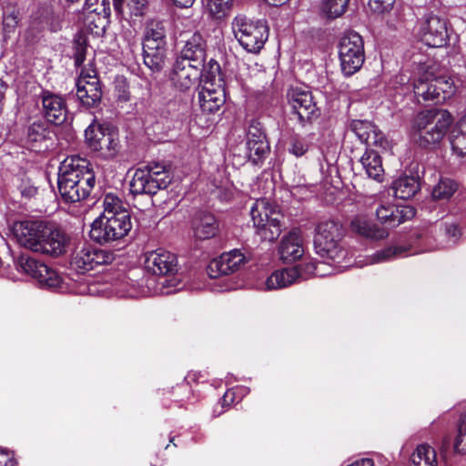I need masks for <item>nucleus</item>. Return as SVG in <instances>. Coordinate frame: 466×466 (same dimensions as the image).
<instances>
[{
    "label": "nucleus",
    "mask_w": 466,
    "mask_h": 466,
    "mask_svg": "<svg viewBox=\"0 0 466 466\" xmlns=\"http://www.w3.org/2000/svg\"><path fill=\"white\" fill-rule=\"evenodd\" d=\"M50 131L44 123L34 122L27 130L26 144L32 150H41L42 144L49 137Z\"/></svg>",
    "instance_id": "obj_36"
},
{
    "label": "nucleus",
    "mask_w": 466,
    "mask_h": 466,
    "mask_svg": "<svg viewBox=\"0 0 466 466\" xmlns=\"http://www.w3.org/2000/svg\"><path fill=\"white\" fill-rule=\"evenodd\" d=\"M361 236L364 237L366 239H370V238H373L376 235L366 234V235H361Z\"/></svg>",
    "instance_id": "obj_63"
},
{
    "label": "nucleus",
    "mask_w": 466,
    "mask_h": 466,
    "mask_svg": "<svg viewBox=\"0 0 466 466\" xmlns=\"http://www.w3.org/2000/svg\"><path fill=\"white\" fill-rule=\"evenodd\" d=\"M175 5L181 8H188L190 7L195 0H172Z\"/></svg>",
    "instance_id": "obj_60"
},
{
    "label": "nucleus",
    "mask_w": 466,
    "mask_h": 466,
    "mask_svg": "<svg viewBox=\"0 0 466 466\" xmlns=\"http://www.w3.org/2000/svg\"><path fill=\"white\" fill-rule=\"evenodd\" d=\"M148 0H113L114 9L121 15L126 12L131 16H141L146 12Z\"/></svg>",
    "instance_id": "obj_37"
},
{
    "label": "nucleus",
    "mask_w": 466,
    "mask_h": 466,
    "mask_svg": "<svg viewBox=\"0 0 466 466\" xmlns=\"http://www.w3.org/2000/svg\"><path fill=\"white\" fill-rule=\"evenodd\" d=\"M192 228L197 232L209 233L215 230H222L218 221L213 214L198 212L192 219Z\"/></svg>",
    "instance_id": "obj_39"
},
{
    "label": "nucleus",
    "mask_w": 466,
    "mask_h": 466,
    "mask_svg": "<svg viewBox=\"0 0 466 466\" xmlns=\"http://www.w3.org/2000/svg\"><path fill=\"white\" fill-rule=\"evenodd\" d=\"M176 390H177V391H181V390L187 391L188 386L187 384H182L181 386L177 387Z\"/></svg>",
    "instance_id": "obj_62"
},
{
    "label": "nucleus",
    "mask_w": 466,
    "mask_h": 466,
    "mask_svg": "<svg viewBox=\"0 0 466 466\" xmlns=\"http://www.w3.org/2000/svg\"><path fill=\"white\" fill-rule=\"evenodd\" d=\"M14 458L5 451L0 450V466H15Z\"/></svg>",
    "instance_id": "obj_56"
},
{
    "label": "nucleus",
    "mask_w": 466,
    "mask_h": 466,
    "mask_svg": "<svg viewBox=\"0 0 466 466\" xmlns=\"http://www.w3.org/2000/svg\"><path fill=\"white\" fill-rule=\"evenodd\" d=\"M178 284V282L177 281L176 279H168V280H166L165 282L162 283V286L163 288H166L167 290L165 291L167 294H169V293H173V292H176L177 290H178L177 288H176V286Z\"/></svg>",
    "instance_id": "obj_58"
},
{
    "label": "nucleus",
    "mask_w": 466,
    "mask_h": 466,
    "mask_svg": "<svg viewBox=\"0 0 466 466\" xmlns=\"http://www.w3.org/2000/svg\"><path fill=\"white\" fill-rule=\"evenodd\" d=\"M350 0H321L320 13L329 19L341 16L347 10Z\"/></svg>",
    "instance_id": "obj_42"
},
{
    "label": "nucleus",
    "mask_w": 466,
    "mask_h": 466,
    "mask_svg": "<svg viewBox=\"0 0 466 466\" xmlns=\"http://www.w3.org/2000/svg\"><path fill=\"white\" fill-rule=\"evenodd\" d=\"M339 56L345 76H350L359 71L365 60L361 35L354 31L346 32L339 41Z\"/></svg>",
    "instance_id": "obj_9"
},
{
    "label": "nucleus",
    "mask_w": 466,
    "mask_h": 466,
    "mask_svg": "<svg viewBox=\"0 0 466 466\" xmlns=\"http://www.w3.org/2000/svg\"><path fill=\"white\" fill-rule=\"evenodd\" d=\"M41 100L43 113L48 122L60 125L66 120L67 108L61 96L44 91L41 94Z\"/></svg>",
    "instance_id": "obj_23"
},
{
    "label": "nucleus",
    "mask_w": 466,
    "mask_h": 466,
    "mask_svg": "<svg viewBox=\"0 0 466 466\" xmlns=\"http://www.w3.org/2000/svg\"><path fill=\"white\" fill-rule=\"evenodd\" d=\"M246 138V149L248 159L253 164L262 162L269 152V145L259 122L252 121L250 123Z\"/></svg>",
    "instance_id": "obj_14"
},
{
    "label": "nucleus",
    "mask_w": 466,
    "mask_h": 466,
    "mask_svg": "<svg viewBox=\"0 0 466 466\" xmlns=\"http://www.w3.org/2000/svg\"><path fill=\"white\" fill-rule=\"evenodd\" d=\"M308 149L309 146L304 139L293 137L289 147V152L299 157L303 156Z\"/></svg>",
    "instance_id": "obj_52"
},
{
    "label": "nucleus",
    "mask_w": 466,
    "mask_h": 466,
    "mask_svg": "<svg viewBox=\"0 0 466 466\" xmlns=\"http://www.w3.org/2000/svg\"><path fill=\"white\" fill-rule=\"evenodd\" d=\"M114 292L121 298H138L146 295L140 286L135 284L126 276L121 277L115 282Z\"/></svg>",
    "instance_id": "obj_38"
},
{
    "label": "nucleus",
    "mask_w": 466,
    "mask_h": 466,
    "mask_svg": "<svg viewBox=\"0 0 466 466\" xmlns=\"http://www.w3.org/2000/svg\"><path fill=\"white\" fill-rule=\"evenodd\" d=\"M10 233H59L56 222L35 216H24L7 220Z\"/></svg>",
    "instance_id": "obj_13"
},
{
    "label": "nucleus",
    "mask_w": 466,
    "mask_h": 466,
    "mask_svg": "<svg viewBox=\"0 0 466 466\" xmlns=\"http://www.w3.org/2000/svg\"><path fill=\"white\" fill-rule=\"evenodd\" d=\"M225 97L224 87L208 81L205 82L198 93L200 107L208 113L218 111L225 103Z\"/></svg>",
    "instance_id": "obj_24"
},
{
    "label": "nucleus",
    "mask_w": 466,
    "mask_h": 466,
    "mask_svg": "<svg viewBox=\"0 0 466 466\" xmlns=\"http://www.w3.org/2000/svg\"><path fill=\"white\" fill-rule=\"evenodd\" d=\"M117 235H97L94 240L98 244H106L114 241H119L120 237H116Z\"/></svg>",
    "instance_id": "obj_57"
},
{
    "label": "nucleus",
    "mask_w": 466,
    "mask_h": 466,
    "mask_svg": "<svg viewBox=\"0 0 466 466\" xmlns=\"http://www.w3.org/2000/svg\"><path fill=\"white\" fill-rule=\"evenodd\" d=\"M414 237L420 242L426 243L428 247L416 248L410 254L451 248L456 245L459 241V235H414Z\"/></svg>",
    "instance_id": "obj_28"
},
{
    "label": "nucleus",
    "mask_w": 466,
    "mask_h": 466,
    "mask_svg": "<svg viewBox=\"0 0 466 466\" xmlns=\"http://www.w3.org/2000/svg\"><path fill=\"white\" fill-rule=\"evenodd\" d=\"M15 263L18 271H22L37 279L42 288L60 293L71 291L67 281L68 279L61 276L57 271L46 264L25 255L19 256Z\"/></svg>",
    "instance_id": "obj_6"
},
{
    "label": "nucleus",
    "mask_w": 466,
    "mask_h": 466,
    "mask_svg": "<svg viewBox=\"0 0 466 466\" xmlns=\"http://www.w3.org/2000/svg\"><path fill=\"white\" fill-rule=\"evenodd\" d=\"M360 162L369 177L379 182L382 181L384 169L381 157L376 151L367 149L361 157Z\"/></svg>",
    "instance_id": "obj_31"
},
{
    "label": "nucleus",
    "mask_w": 466,
    "mask_h": 466,
    "mask_svg": "<svg viewBox=\"0 0 466 466\" xmlns=\"http://www.w3.org/2000/svg\"><path fill=\"white\" fill-rule=\"evenodd\" d=\"M104 212L91 224V232L129 233L133 228L130 215L123 208L122 200L113 193H107L103 199Z\"/></svg>",
    "instance_id": "obj_4"
},
{
    "label": "nucleus",
    "mask_w": 466,
    "mask_h": 466,
    "mask_svg": "<svg viewBox=\"0 0 466 466\" xmlns=\"http://www.w3.org/2000/svg\"><path fill=\"white\" fill-rule=\"evenodd\" d=\"M350 229L352 233H372L374 225L364 215H357L350 220Z\"/></svg>",
    "instance_id": "obj_47"
},
{
    "label": "nucleus",
    "mask_w": 466,
    "mask_h": 466,
    "mask_svg": "<svg viewBox=\"0 0 466 466\" xmlns=\"http://www.w3.org/2000/svg\"><path fill=\"white\" fill-rule=\"evenodd\" d=\"M76 96L88 107L101 100L102 90L94 69L82 70L76 81Z\"/></svg>",
    "instance_id": "obj_16"
},
{
    "label": "nucleus",
    "mask_w": 466,
    "mask_h": 466,
    "mask_svg": "<svg viewBox=\"0 0 466 466\" xmlns=\"http://www.w3.org/2000/svg\"><path fill=\"white\" fill-rule=\"evenodd\" d=\"M82 15L84 17L80 15L78 22L90 28L96 15L99 17L102 15L104 19L109 17V0H86Z\"/></svg>",
    "instance_id": "obj_29"
},
{
    "label": "nucleus",
    "mask_w": 466,
    "mask_h": 466,
    "mask_svg": "<svg viewBox=\"0 0 466 466\" xmlns=\"http://www.w3.org/2000/svg\"><path fill=\"white\" fill-rule=\"evenodd\" d=\"M457 190V184L450 178H441L432 189L435 199H449Z\"/></svg>",
    "instance_id": "obj_46"
},
{
    "label": "nucleus",
    "mask_w": 466,
    "mask_h": 466,
    "mask_svg": "<svg viewBox=\"0 0 466 466\" xmlns=\"http://www.w3.org/2000/svg\"><path fill=\"white\" fill-rule=\"evenodd\" d=\"M392 189L397 198L408 199L420 190V183L415 177L401 176L393 182Z\"/></svg>",
    "instance_id": "obj_33"
},
{
    "label": "nucleus",
    "mask_w": 466,
    "mask_h": 466,
    "mask_svg": "<svg viewBox=\"0 0 466 466\" xmlns=\"http://www.w3.org/2000/svg\"><path fill=\"white\" fill-rule=\"evenodd\" d=\"M203 5L208 15L215 20H222L230 13L232 0H202Z\"/></svg>",
    "instance_id": "obj_41"
},
{
    "label": "nucleus",
    "mask_w": 466,
    "mask_h": 466,
    "mask_svg": "<svg viewBox=\"0 0 466 466\" xmlns=\"http://www.w3.org/2000/svg\"><path fill=\"white\" fill-rule=\"evenodd\" d=\"M20 192L23 197L30 198L37 193V187L29 182H22L19 187Z\"/></svg>",
    "instance_id": "obj_53"
},
{
    "label": "nucleus",
    "mask_w": 466,
    "mask_h": 466,
    "mask_svg": "<svg viewBox=\"0 0 466 466\" xmlns=\"http://www.w3.org/2000/svg\"><path fill=\"white\" fill-rule=\"evenodd\" d=\"M442 225L444 226L446 233H455L456 231L461 230L460 223L454 218H447L442 222Z\"/></svg>",
    "instance_id": "obj_54"
},
{
    "label": "nucleus",
    "mask_w": 466,
    "mask_h": 466,
    "mask_svg": "<svg viewBox=\"0 0 466 466\" xmlns=\"http://www.w3.org/2000/svg\"><path fill=\"white\" fill-rule=\"evenodd\" d=\"M450 141L453 153L458 157H466V112L453 127Z\"/></svg>",
    "instance_id": "obj_32"
},
{
    "label": "nucleus",
    "mask_w": 466,
    "mask_h": 466,
    "mask_svg": "<svg viewBox=\"0 0 466 466\" xmlns=\"http://www.w3.org/2000/svg\"><path fill=\"white\" fill-rule=\"evenodd\" d=\"M367 146H374L376 147L386 150L390 147V142L384 134L376 127L373 134H371V139L370 142H368Z\"/></svg>",
    "instance_id": "obj_51"
},
{
    "label": "nucleus",
    "mask_w": 466,
    "mask_h": 466,
    "mask_svg": "<svg viewBox=\"0 0 466 466\" xmlns=\"http://www.w3.org/2000/svg\"><path fill=\"white\" fill-rule=\"evenodd\" d=\"M409 251H411L410 245H396L389 247L374 253L370 258L369 264L387 262L399 257L406 256Z\"/></svg>",
    "instance_id": "obj_40"
},
{
    "label": "nucleus",
    "mask_w": 466,
    "mask_h": 466,
    "mask_svg": "<svg viewBox=\"0 0 466 466\" xmlns=\"http://www.w3.org/2000/svg\"><path fill=\"white\" fill-rule=\"evenodd\" d=\"M296 267L299 268V281L310 277H324L330 274V272L323 269L326 267L325 263L316 262L313 259L305 261Z\"/></svg>",
    "instance_id": "obj_43"
},
{
    "label": "nucleus",
    "mask_w": 466,
    "mask_h": 466,
    "mask_svg": "<svg viewBox=\"0 0 466 466\" xmlns=\"http://www.w3.org/2000/svg\"><path fill=\"white\" fill-rule=\"evenodd\" d=\"M278 252L279 258L286 263L301 258L305 248L300 235H284L279 244Z\"/></svg>",
    "instance_id": "obj_26"
},
{
    "label": "nucleus",
    "mask_w": 466,
    "mask_h": 466,
    "mask_svg": "<svg viewBox=\"0 0 466 466\" xmlns=\"http://www.w3.org/2000/svg\"><path fill=\"white\" fill-rule=\"evenodd\" d=\"M453 121L447 110L429 109L419 112L412 120L411 136L423 148H437Z\"/></svg>",
    "instance_id": "obj_2"
},
{
    "label": "nucleus",
    "mask_w": 466,
    "mask_h": 466,
    "mask_svg": "<svg viewBox=\"0 0 466 466\" xmlns=\"http://www.w3.org/2000/svg\"><path fill=\"white\" fill-rule=\"evenodd\" d=\"M114 260L112 252L91 248L84 244L81 250L74 257L72 264L82 271H89L97 266L109 264Z\"/></svg>",
    "instance_id": "obj_20"
},
{
    "label": "nucleus",
    "mask_w": 466,
    "mask_h": 466,
    "mask_svg": "<svg viewBox=\"0 0 466 466\" xmlns=\"http://www.w3.org/2000/svg\"><path fill=\"white\" fill-rule=\"evenodd\" d=\"M376 216L382 225L391 228L411 219L415 216V209L409 205L396 206L390 203H382L377 208Z\"/></svg>",
    "instance_id": "obj_21"
},
{
    "label": "nucleus",
    "mask_w": 466,
    "mask_h": 466,
    "mask_svg": "<svg viewBox=\"0 0 466 466\" xmlns=\"http://www.w3.org/2000/svg\"><path fill=\"white\" fill-rule=\"evenodd\" d=\"M268 5H280L286 2H288L289 0H265Z\"/></svg>",
    "instance_id": "obj_61"
},
{
    "label": "nucleus",
    "mask_w": 466,
    "mask_h": 466,
    "mask_svg": "<svg viewBox=\"0 0 466 466\" xmlns=\"http://www.w3.org/2000/svg\"><path fill=\"white\" fill-rule=\"evenodd\" d=\"M411 466H439L437 452L429 444H420L410 456Z\"/></svg>",
    "instance_id": "obj_34"
},
{
    "label": "nucleus",
    "mask_w": 466,
    "mask_h": 466,
    "mask_svg": "<svg viewBox=\"0 0 466 466\" xmlns=\"http://www.w3.org/2000/svg\"><path fill=\"white\" fill-rule=\"evenodd\" d=\"M143 46L166 47V30L160 21H149L143 35Z\"/></svg>",
    "instance_id": "obj_30"
},
{
    "label": "nucleus",
    "mask_w": 466,
    "mask_h": 466,
    "mask_svg": "<svg viewBox=\"0 0 466 466\" xmlns=\"http://www.w3.org/2000/svg\"><path fill=\"white\" fill-rule=\"evenodd\" d=\"M166 47L143 46L144 64L152 72H160L164 68Z\"/></svg>",
    "instance_id": "obj_35"
},
{
    "label": "nucleus",
    "mask_w": 466,
    "mask_h": 466,
    "mask_svg": "<svg viewBox=\"0 0 466 466\" xmlns=\"http://www.w3.org/2000/svg\"><path fill=\"white\" fill-rule=\"evenodd\" d=\"M350 127L360 141L367 145L371 139V134H373L376 126L366 120H353Z\"/></svg>",
    "instance_id": "obj_45"
},
{
    "label": "nucleus",
    "mask_w": 466,
    "mask_h": 466,
    "mask_svg": "<svg viewBox=\"0 0 466 466\" xmlns=\"http://www.w3.org/2000/svg\"><path fill=\"white\" fill-rule=\"evenodd\" d=\"M395 0H370L369 7L377 14H384L390 11L393 7Z\"/></svg>",
    "instance_id": "obj_50"
},
{
    "label": "nucleus",
    "mask_w": 466,
    "mask_h": 466,
    "mask_svg": "<svg viewBox=\"0 0 466 466\" xmlns=\"http://www.w3.org/2000/svg\"><path fill=\"white\" fill-rule=\"evenodd\" d=\"M171 176L166 165L151 162L136 170L130 182L133 194L154 195L158 190L167 187Z\"/></svg>",
    "instance_id": "obj_7"
},
{
    "label": "nucleus",
    "mask_w": 466,
    "mask_h": 466,
    "mask_svg": "<svg viewBox=\"0 0 466 466\" xmlns=\"http://www.w3.org/2000/svg\"><path fill=\"white\" fill-rule=\"evenodd\" d=\"M87 147L99 154L103 158L114 157L118 151L117 134L98 123L90 124L85 130Z\"/></svg>",
    "instance_id": "obj_10"
},
{
    "label": "nucleus",
    "mask_w": 466,
    "mask_h": 466,
    "mask_svg": "<svg viewBox=\"0 0 466 466\" xmlns=\"http://www.w3.org/2000/svg\"><path fill=\"white\" fill-rule=\"evenodd\" d=\"M9 240L19 246L42 254L57 257L71 246L70 235H7Z\"/></svg>",
    "instance_id": "obj_8"
},
{
    "label": "nucleus",
    "mask_w": 466,
    "mask_h": 466,
    "mask_svg": "<svg viewBox=\"0 0 466 466\" xmlns=\"http://www.w3.org/2000/svg\"><path fill=\"white\" fill-rule=\"evenodd\" d=\"M315 253L326 260H339L348 255L342 235H314Z\"/></svg>",
    "instance_id": "obj_15"
},
{
    "label": "nucleus",
    "mask_w": 466,
    "mask_h": 466,
    "mask_svg": "<svg viewBox=\"0 0 466 466\" xmlns=\"http://www.w3.org/2000/svg\"><path fill=\"white\" fill-rule=\"evenodd\" d=\"M288 99L300 121H309L319 116V110L310 91L291 87L288 92Z\"/></svg>",
    "instance_id": "obj_12"
},
{
    "label": "nucleus",
    "mask_w": 466,
    "mask_h": 466,
    "mask_svg": "<svg viewBox=\"0 0 466 466\" xmlns=\"http://www.w3.org/2000/svg\"><path fill=\"white\" fill-rule=\"evenodd\" d=\"M348 466H374L373 461L369 458L358 460Z\"/></svg>",
    "instance_id": "obj_59"
},
{
    "label": "nucleus",
    "mask_w": 466,
    "mask_h": 466,
    "mask_svg": "<svg viewBox=\"0 0 466 466\" xmlns=\"http://www.w3.org/2000/svg\"><path fill=\"white\" fill-rule=\"evenodd\" d=\"M206 59L204 41L199 34H193L183 46L177 60L188 61L189 64L202 67Z\"/></svg>",
    "instance_id": "obj_25"
},
{
    "label": "nucleus",
    "mask_w": 466,
    "mask_h": 466,
    "mask_svg": "<svg viewBox=\"0 0 466 466\" xmlns=\"http://www.w3.org/2000/svg\"><path fill=\"white\" fill-rule=\"evenodd\" d=\"M146 267L155 275H169L177 271V258L175 254L163 248L146 254Z\"/></svg>",
    "instance_id": "obj_22"
},
{
    "label": "nucleus",
    "mask_w": 466,
    "mask_h": 466,
    "mask_svg": "<svg viewBox=\"0 0 466 466\" xmlns=\"http://www.w3.org/2000/svg\"><path fill=\"white\" fill-rule=\"evenodd\" d=\"M122 99H123L124 101H127V100L129 99L128 95H127V94L123 95V96H122Z\"/></svg>",
    "instance_id": "obj_64"
},
{
    "label": "nucleus",
    "mask_w": 466,
    "mask_h": 466,
    "mask_svg": "<svg viewBox=\"0 0 466 466\" xmlns=\"http://www.w3.org/2000/svg\"><path fill=\"white\" fill-rule=\"evenodd\" d=\"M230 27L235 39L248 53H259L268 38L266 22L253 20L243 14L233 17Z\"/></svg>",
    "instance_id": "obj_5"
},
{
    "label": "nucleus",
    "mask_w": 466,
    "mask_h": 466,
    "mask_svg": "<svg viewBox=\"0 0 466 466\" xmlns=\"http://www.w3.org/2000/svg\"><path fill=\"white\" fill-rule=\"evenodd\" d=\"M245 262V255L240 249L235 248L212 259L207 268V273L209 278L217 279L236 272Z\"/></svg>",
    "instance_id": "obj_17"
},
{
    "label": "nucleus",
    "mask_w": 466,
    "mask_h": 466,
    "mask_svg": "<svg viewBox=\"0 0 466 466\" xmlns=\"http://www.w3.org/2000/svg\"><path fill=\"white\" fill-rule=\"evenodd\" d=\"M413 83L414 94L424 101L442 103L456 93V86L451 76L435 72V67L427 65Z\"/></svg>",
    "instance_id": "obj_3"
},
{
    "label": "nucleus",
    "mask_w": 466,
    "mask_h": 466,
    "mask_svg": "<svg viewBox=\"0 0 466 466\" xmlns=\"http://www.w3.org/2000/svg\"><path fill=\"white\" fill-rule=\"evenodd\" d=\"M58 189L68 202L86 198L96 184V177L87 159L78 156L67 157L60 165Z\"/></svg>",
    "instance_id": "obj_1"
},
{
    "label": "nucleus",
    "mask_w": 466,
    "mask_h": 466,
    "mask_svg": "<svg viewBox=\"0 0 466 466\" xmlns=\"http://www.w3.org/2000/svg\"><path fill=\"white\" fill-rule=\"evenodd\" d=\"M419 35L426 46L434 48L446 46L449 40L446 21L435 15H426L421 20Z\"/></svg>",
    "instance_id": "obj_11"
},
{
    "label": "nucleus",
    "mask_w": 466,
    "mask_h": 466,
    "mask_svg": "<svg viewBox=\"0 0 466 466\" xmlns=\"http://www.w3.org/2000/svg\"><path fill=\"white\" fill-rule=\"evenodd\" d=\"M299 268L291 267L275 270L268 277L265 282L267 290H274L287 288L299 282Z\"/></svg>",
    "instance_id": "obj_27"
},
{
    "label": "nucleus",
    "mask_w": 466,
    "mask_h": 466,
    "mask_svg": "<svg viewBox=\"0 0 466 466\" xmlns=\"http://www.w3.org/2000/svg\"><path fill=\"white\" fill-rule=\"evenodd\" d=\"M343 226L339 219L325 218L319 222L316 233H334L341 230Z\"/></svg>",
    "instance_id": "obj_49"
},
{
    "label": "nucleus",
    "mask_w": 466,
    "mask_h": 466,
    "mask_svg": "<svg viewBox=\"0 0 466 466\" xmlns=\"http://www.w3.org/2000/svg\"><path fill=\"white\" fill-rule=\"evenodd\" d=\"M88 51L87 38L84 34L78 33L73 40V58L75 66L80 67L86 58Z\"/></svg>",
    "instance_id": "obj_44"
},
{
    "label": "nucleus",
    "mask_w": 466,
    "mask_h": 466,
    "mask_svg": "<svg viewBox=\"0 0 466 466\" xmlns=\"http://www.w3.org/2000/svg\"><path fill=\"white\" fill-rule=\"evenodd\" d=\"M236 390L239 391L240 393H246V389L244 388H238L236 390H228L224 396L222 397V405H230L234 401V398L236 395Z\"/></svg>",
    "instance_id": "obj_55"
},
{
    "label": "nucleus",
    "mask_w": 466,
    "mask_h": 466,
    "mask_svg": "<svg viewBox=\"0 0 466 466\" xmlns=\"http://www.w3.org/2000/svg\"><path fill=\"white\" fill-rule=\"evenodd\" d=\"M200 74L201 67L191 65L188 61L176 59L169 78L177 89L186 92L195 86Z\"/></svg>",
    "instance_id": "obj_19"
},
{
    "label": "nucleus",
    "mask_w": 466,
    "mask_h": 466,
    "mask_svg": "<svg viewBox=\"0 0 466 466\" xmlns=\"http://www.w3.org/2000/svg\"><path fill=\"white\" fill-rule=\"evenodd\" d=\"M250 215L254 226L258 229H266L267 226L279 228L282 218L277 206L268 198L257 199L250 208Z\"/></svg>",
    "instance_id": "obj_18"
},
{
    "label": "nucleus",
    "mask_w": 466,
    "mask_h": 466,
    "mask_svg": "<svg viewBox=\"0 0 466 466\" xmlns=\"http://www.w3.org/2000/svg\"><path fill=\"white\" fill-rule=\"evenodd\" d=\"M453 449L458 454H466V413L461 419L458 433L454 440Z\"/></svg>",
    "instance_id": "obj_48"
}]
</instances>
